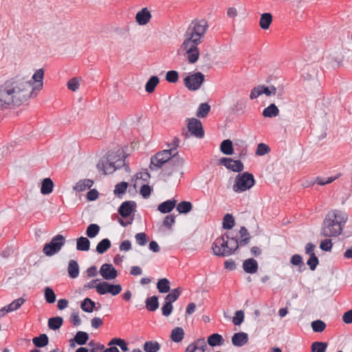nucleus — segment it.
Here are the masks:
<instances>
[{
  "instance_id": "1",
  "label": "nucleus",
  "mask_w": 352,
  "mask_h": 352,
  "mask_svg": "<svg viewBox=\"0 0 352 352\" xmlns=\"http://www.w3.org/2000/svg\"><path fill=\"white\" fill-rule=\"evenodd\" d=\"M44 71H36L32 80L25 78L7 80L0 88V109L7 108L10 104L19 106L31 97H35L37 91L43 87Z\"/></svg>"
},
{
  "instance_id": "2",
  "label": "nucleus",
  "mask_w": 352,
  "mask_h": 352,
  "mask_svg": "<svg viewBox=\"0 0 352 352\" xmlns=\"http://www.w3.org/2000/svg\"><path fill=\"white\" fill-rule=\"evenodd\" d=\"M347 221L346 215L340 210L329 211L325 216L321 226L320 234L324 237H336L341 234L343 226Z\"/></svg>"
},
{
  "instance_id": "3",
  "label": "nucleus",
  "mask_w": 352,
  "mask_h": 352,
  "mask_svg": "<svg viewBox=\"0 0 352 352\" xmlns=\"http://www.w3.org/2000/svg\"><path fill=\"white\" fill-rule=\"evenodd\" d=\"M184 164V160L181 157L178 152L173 155V160H169L166 166L163 167L160 173L161 178L164 181L167 182L168 179L175 175H179V178L183 177V166Z\"/></svg>"
},
{
  "instance_id": "4",
  "label": "nucleus",
  "mask_w": 352,
  "mask_h": 352,
  "mask_svg": "<svg viewBox=\"0 0 352 352\" xmlns=\"http://www.w3.org/2000/svg\"><path fill=\"white\" fill-rule=\"evenodd\" d=\"M208 28V22L204 19L193 20L187 28L184 36H191L202 42V38Z\"/></svg>"
},
{
  "instance_id": "5",
  "label": "nucleus",
  "mask_w": 352,
  "mask_h": 352,
  "mask_svg": "<svg viewBox=\"0 0 352 352\" xmlns=\"http://www.w3.org/2000/svg\"><path fill=\"white\" fill-rule=\"evenodd\" d=\"M255 183V179L252 173L245 172L238 174L235 178V184L233 190L235 192H241L252 188Z\"/></svg>"
},
{
  "instance_id": "6",
  "label": "nucleus",
  "mask_w": 352,
  "mask_h": 352,
  "mask_svg": "<svg viewBox=\"0 0 352 352\" xmlns=\"http://www.w3.org/2000/svg\"><path fill=\"white\" fill-rule=\"evenodd\" d=\"M65 239L62 234L54 236L50 242L45 244L43 252L47 256H52L58 253L64 245Z\"/></svg>"
},
{
  "instance_id": "7",
  "label": "nucleus",
  "mask_w": 352,
  "mask_h": 352,
  "mask_svg": "<svg viewBox=\"0 0 352 352\" xmlns=\"http://www.w3.org/2000/svg\"><path fill=\"white\" fill-rule=\"evenodd\" d=\"M205 76L200 72L190 74L184 79L186 87L190 91L198 90L204 82Z\"/></svg>"
},
{
  "instance_id": "8",
  "label": "nucleus",
  "mask_w": 352,
  "mask_h": 352,
  "mask_svg": "<svg viewBox=\"0 0 352 352\" xmlns=\"http://www.w3.org/2000/svg\"><path fill=\"white\" fill-rule=\"evenodd\" d=\"M122 291L120 284H111L107 281H102L97 284L96 292L100 295L111 294L112 296L119 294Z\"/></svg>"
},
{
  "instance_id": "9",
  "label": "nucleus",
  "mask_w": 352,
  "mask_h": 352,
  "mask_svg": "<svg viewBox=\"0 0 352 352\" xmlns=\"http://www.w3.org/2000/svg\"><path fill=\"white\" fill-rule=\"evenodd\" d=\"M188 122L187 128L190 135L198 138H202L204 136V131L199 120L197 118H187Z\"/></svg>"
},
{
  "instance_id": "10",
  "label": "nucleus",
  "mask_w": 352,
  "mask_h": 352,
  "mask_svg": "<svg viewBox=\"0 0 352 352\" xmlns=\"http://www.w3.org/2000/svg\"><path fill=\"white\" fill-rule=\"evenodd\" d=\"M126 155H124L123 153L121 155V157L118 158L116 160V164L113 167H111V169L109 170V168H105V164L103 160H100L97 164V168L100 171H102L104 175L113 173L116 170L121 168L122 166H126L125 164V158Z\"/></svg>"
},
{
  "instance_id": "11",
  "label": "nucleus",
  "mask_w": 352,
  "mask_h": 352,
  "mask_svg": "<svg viewBox=\"0 0 352 352\" xmlns=\"http://www.w3.org/2000/svg\"><path fill=\"white\" fill-rule=\"evenodd\" d=\"M212 250L214 255L219 257H226L227 256L221 255L222 252L229 250V243L228 240L224 239L223 237H217L212 244Z\"/></svg>"
},
{
  "instance_id": "12",
  "label": "nucleus",
  "mask_w": 352,
  "mask_h": 352,
  "mask_svg": "<svg viewBox=\"0 0 352 352\" xmlns=\"http://www.w3.org/2000/svg\"><path fill=\"white\" fill-rule=\"evenodd\" d=\"M220 164L234 172L240 173L243 170L244 166L241 160H234L230 157H221L219 160Z\"/></svg>"
},
{
  "instance_id": "13",
  "label": "nucleus",
  "mask_w": 352,
  "mask_h": 352,
  "mask_svg": "<svg viewBox=\"0 0 352 352\" xmlns=\"http://www.w3.org/2000/svg\"><path fill=\"white\" fill-rule=\"evenodd\" d=\"M136 206L134 201H125L118 208V212L122 218H127L135 212Z\"/></svg>"
},
{
  "instance_id": "14",
  "label": "nucleus",
  "mask_w": 352,
  "mask_h": 352,
  "mask_svg": "<svg viewBox=\"0 0 352 352\" xmlns=\"http://www.w3.org/2000/svg\"><path fill=\"white\" fill-rule=\"evenodd\" d=\"M99 273L107 280L115 279L118 276V272L116 268L109 263L103 264L100 267Z\"/></svg>"
},
{
  "instance_id": "15",
  "label": "nucleus",
  "mask_w": 352,
  "mask_h": 352,
  "mask_svg": "<svg viewBox=\"0 0 352 352\" xmlns=\"http://www.w3.org/2000/svg\"><path fill=\"white\" fill-rule=\"evenodd\" d=\"M166 154L165 152H158L151 158V164L149 168L151 170H157L159 168H163L166 166V164L168 162V158L163 160L161 156Z\"/></svg>"
},
{
  "instance_id": "16",
  "label": "nucleus",
  "mask_w": 352,
  "mask_h": 352,
  "mask_svg": "<svg viewBox=\"0 0 352 352\" xmlns=\"http://www.w3.org/2000/svg\"><path fill=\"white\" fill-rule=\"evenodd\" d=\"M185 39L181 45V48L185 52H199L197 45L201 42L199 39H195L191 36H184Z\"/></svg>"
},
{
  "instance_id": "17",
  "label": "nucleus",
  "mask_w": 352,
  "mask_h": 352,
  "mask_svg": "<svg viewBox=\"0 0 352 352\" xmlns=\"http://www.w3.org/2000/svg\"><path fill=\"white\" fill-rule=\"evenodd\" d=\"M206 342L204 338H198L190 343L184 352H205Z\"/></svg>"
},
{
  "instance_id": "18",
  "label": "nucleus",
  "mask_w": 352,
  "mask_h": 352,
  "mask_svg": "<svg viewBox=\"0 0 352 352\" xmlns=\"http://www.w3.org/2000/svg\"><path fill=\"white\" fill-rule=\"evenodd\" d=\"M89 340V335L86 331H77L75 336L70 339L69 346L72 348L75 347L76 344L84 345Z\"/></svg>"
},
{
  "instance_id": "19",
  "label": "nucleus",
  "mask_w": 352,
  "mask_h": 352,
  "mask_svg": "<svg viewBox=\"0 0 352 352\" xmlns=\"http://www.w3.org/2000/svg\"><path fill=\"white\" fill-rule=\"evenodd\" d=\"M123 151L118 150L116 152L109 151L107 154V157L104 160H102L105 164V168H109V170L111 169V167H113L116 164V160L118 158L121 157L122 155Z\"/></svg>"
},
{
  "instance_id": "20",
  "label": "nucleus",
  "mask_w": 352,
  "mask_h": 352,
  "mask_svg": "<svg viewBox=\"0 0 352 352\" xmlns=\"http://www.w3.org/2000/svg\"><path fill=\"white\" fill-rule=\"evenodd\" d=\"M248 342V335L243 331L235 333L232 337V343L234 346L241 347Z\"/></svg>"
},
{
  "instance_id": "21",
  "label": "nucleus",
  "mask_w": 352,
  "mask_h": 352,
  "mask_svg": "<svg viewBox=\"0 0 352 352\" xmlns=\"http://www.w3.org/2000/svg\"><path fill=\"white\" fill-rule=\"evenodd\" d=\"M151 18V12L146 8H142L135 15V20L140 25H146Z\"/></svg>"
},
{
  "instance_id": "22",
  "label": "nucleus",
  "mask_w": 352,
  "mask_h": 352,
  "mask_svg": "<svg viewBox=\"0 0 352 352\" xmlns=\"http://www.w3.org/2000/svg\"><path fill=\"white\" fill-rule=\"evenodd\" d=\"M243 269L248 274H254L258 269V265L255 259L248 258L243 263Z\"/></svg>"
},
{
  "instance_id": "23",
  "label": "nucleus",
  "mask_w": 352,
  "mask_h": 352,
  "mask_svg": "<svg viewBox=\"0 0 352 352\" xmlns=\"http://www.w3.org/2000/svg\"><path fill=\"white\" fill-rule=\"evenodd\" d=\"M177 201L174 199L166 200L160 204L157 207V210L164 214L170 212L176 206Z\"/></svg>"
},
{
  "instance_id": "24",
  "label": "nucleus",
  "mask_w": 352,
  "mask_h": 352,
  "mask_svg": "<svg viewBox=\"0 0 352 352\" xmlns=\"http://www.w3.org/2000/svg\"><path fill=\"white\" fill-rule=\"evenodd\" d=\"M224 342L223 336L217 333H212L207 339V343L212 347L221 346Z\"/></svg>"
},
{
  "instance_id": "25",
  "label": "nucleus",
  "mask_w": 352,
  "mask_h": 352,
  "mask_svg": "<svg viewBox=\"0 0 352 352\" xmlns=\"http://www.w3.org/2000/svg\"><path fill=\"white\" fill-rule=\"evenodd\" d=\"M230 248L229 250H226V251H223L221 253V255L223 256H230L233 254L239 247H241V245L239 244V239L238 237H234L233 239H231L228 241Z\"/></svg>"
},
{
  "instance_id": "26",
  "label": "nucleus",
  "mask_w": 352,
  "mask_h": 352,
  "mask_svg": "<svg viewBox=\"0 0 352 352\" xmlns=\"http://www.w3.org/2000/svg\"><path fill=\"white\" fill-rule=\"evenodd\" d=\"M239 234L240 236L239 239L241 247L247 245L250 243L251 239V236L247 228L245 226H241L239 230Z\"/></svg>"
},
{
  "instance_id": "27",
  "label": "nucleus",
  "mask_w": 352,
  "mask_h": 352,
  "mask_svg": "<svg viewBox=\"0 0 352 352\" xmlns=\"http://www.w3.org/2000/svg\"><path fill=\"white\" fill-rule=\"evenodd\" d=\"M279 114V109L274 103L270 104L265 108L262 112V115L265 118H274Z\"/></svg>"
},
{
  "instance_id": "28",
  "label": "nucleus",
  "mask_w": 352,
  "mask_h": 352,
  "mask_svg": "<svg viewBox=\"0 0 352 352\" xmlns=\"http://www.w3.org/2000/svg\"><path fill=\"white\" fill-rule=\"evenodd\" d=\"M272 15L270 12H265L261 15L259 25L263 30H267L272 22Z\"/></svg>"
},
{
  "instance_id": "29",
  "label": "nucleus",
  "mask_w": 352,
  "mask_h": 352,
  "mask_svg": "<svg viewBox=\"0 0 352 352\" xmlns=\"http://www.w3.org/2000/svg\"><path fill=\"white\" fill-rule=\"evenodd\" d=\"M68 274L71 278H76L79 275V265L76 261L70 260L68 263Z\"/></svg>"
},
{
  "instance_id": "30",
  "label": "nucleus",
  "mask_w": 352,
  "mask_h": 352,
  "mask_svg": "<svg viewBox=\"0 0 352 352\" xmlns=\"http://www.w3.org/2000/svg\"><path fill=\"white\" fill-rule=\"evenodd\" d=\"M76 249L78 251H88L90 249V241L87 237L80 236L76 239Z\"/></svg>"
},
{
  "instance_id": "31",
  "label": "nucleus",
  "mask_w": 352,
  "mask_h": 352,
  "mask_svg": "<svg viewBox=\"0 0 352 352\" xmlns=\"http://www.w3.org/2000/svg\"><path fill=\"white\" fill-rule=\"evenodd\" d=\"M49 338L45 333L40 334L32 339V343L37 348H42L48 344Z\"/></svg>"
},
{
  "instance_id": "32",
  "label": "nucleus",
  "mask_w": 352,
  "mask_h": 352,
  "mask_svg": "<svg viewBox=\"0 0 352 352\" xmlns=\"http://www.w3.org/2000/svg\"><path fill=\"white\" fill-rule=\"evenodd\" d=\"M93 180L89 179H85L77 182L76 186L74 187V189L78 192H82L86 189H89L93 186Z\"/></svg>"
},
{
  "instance_id": "33",
  "label": "nucleus",
  "mask_w": 352,
  "mask_h": 352,
  "mask_svg": "<svg viewBox=\"0 0 352 352\" xmlns=\"http://www.w3.org/2000/svg\"><path fill=\"white\" fill-rule=\"evenodd\" d=\"M220 151L225 155H232L234 153L232 142L229 139L223 140L220 144Z\"/></svg>"
},
{
  "instance_id": "34",
  "label": "nucleus",
  "mask_w": 352,
  "mask_h": 352,
  "mask_svg": "<svg viewBox=\"0 0 352 352\" xmlns=\"http://www.w3.org/2000/svg\"><path fill=\"white\" fill-rule=\"evenodd\" d=\"M146 308L150 311H155L159 307L158 297L153 296L148 297L145 300Z\"/></svg>"
},
{
  "instance_id": "35",
  "label": "nucleus",
  "mask_w": 352,
  "mask_h": 352,
  "mask_svg": "<svg viewBox=\"0 0 352 352\" xmlns=\"http://www.w3.org/2000/svg\"><path fill=\"white\" fill-rule=\"evenodd\" d=\"M53 187V181L49 177L45 178L41 183V192L43 195H48L52 192Z\"/></svg>"
},
{
  "instance_id": "36",
  "label": "nucleus",
  "mask_w": 352,
  "mask_h": 352,
  "mask_svg": "<svg viewBox=\"0 0 352 352\" xmlns=\"http://www.w3.org/2000/svg\"><path fill=\"white\" fill-rule=\"evenodd\" d=\"M157 289L160 293H168L170 289V281L166 278H160L157 283Z\"/></svg>"
},
{
  "instance_id": "37",
  "label": "nucleus",
  "mask_w": 352,
  "mask_h": 352,
  "mask_svg": "<svg viewBox=\"0 0 352 352\" xmlns=\"http://www.w3.org/2000/svg\"><path fill=\"white\" fill-rule=\"evenodd\" d=\"M96 307V302L89 298H85L80 304V308L87 313H91Z\"/></svg>"
},
{
  "instance_id": "38",
  "label": "nucleus",
  "mask_w": 352,
  "mask_h": 352,
  "mask_svg": "<svg viewBox=\"0 0 352 352\" xmlns=\"http://www.w3.org/2000/svg\"><path fill=\"white\" fill-rule=\"evenodd\" d=\"M63 323V318L60 316H56L49 318L48 327L51 330H58Z\"/></svg>"
},
{
  "instance_id": "39",
  "label": "nucleus",
  "mask_w": 352,
  "mask_h": 352,
  "mask_svg": "<svg viewBox=\"0 0 352 352\" xmlns=\"http://www.w3.org/2000/svg\"><path fill=\"white\" fill-rule=\"evenodd\" d=\"M111 245V241L109 239H103L97 244L96 251L100 254H104Z\"/></svg>"
},
{
  "instance_id": "40",
  "label": "nucleus",
  "mask_w": 352,
  "mask_h": 352,
  "mask_svg": "<svg viewBox=\"0 0 352 352\" xmlns=\"http://www.w3.org/2000/svg\"><path fill=\"white\" fill-rule=\"evenodd\" d=\"M262 88V91H263V94H265L267 96H270L272 95H277L278 96H282V92H283V89L280 90H279L278 91V89L277 88L274 86V85H270V86H265V85H262L261 87Z\"/></svg>"
},
{
  "instance_id": "41",
  "label": "nucleus",
  "mask_w": 352,
  "mask_h": 352,
  "mask_svg": "<svg viewBox=\"0 0 352 352\" xmlns=\"http://www.w3.org/2000/svg\"><path fill=\"white\" fill-rule=\"evenodd\" d=\"M108 346H118L123 351H129L126 342L120 338H113L108 343Z\"/></svg>"
},
{
  "instance_id": "42",
  "label": "nucleus",
  "mask_w": 352,
  "mask_h": 352,
  "mask_svg": "<svg viewBox=\"0 0 352 352\" xmlns=\"http://www.w3.org/2000/svg\"><path fill=\"white\" fill-rule=\"evenodd\" d=\"M159 83V78L157 76H152L145 85V90L148 93H153Z\"/></svg>"
},
{
  "instance_id": "43",
  "label": "nucleus",
  "mask_w": 352,
  "mask_h": 352,
  "mask_svg": "<svg viewBox=\"0 0 352 352\" xmlns=\"http://www.w3.org/2000/svg\"><path fill=\"white\" fill-rule=\"evenodd\" d=\"M290 263L295 266H298V271L300 272L305 270V264L302 261V257L301 255L296 254H294L290 258Z\"/></svg>"
},
{
  "instance_id": "44",
  "label": "nucleus",
  "mask_w": 352,
  "mask_h": 352,
  "mask_svg": "<svg viewBox=\"0 0 352 352\" xmlns=\"http://www.w3.org/2000/svg\"><path fill=\"white\" fill-rule=\"evenodd\" d=\"M100 230V228L98 224L91 223L87 226L85 234L87 237L92 239L98 234Z\"/></svg>"
},
{
  "instance_id": "45",
  "label": "nucleus",
  "mask_w": 352,
  "mask_h": 352,
  "mask_svg": "<svg viewBox=\"0 0 352 352\" xmlns=\"http://www.w3.org/2000/svg\"><path fill=\"white\" fill-rule=\"evenodd\" d=\"M192 204L190 201H182L177 205V210L180 214H187L191 211Z\"/></svg>"
},
{
  "instance_id": "46",
  "label": "nucleus",
  "mask_w": 352,
  "mask_h": 352,
  "mask_svg": "<svg viewBox=\"0 0 352 352\" xmlns=\"http://www.w3.org/2000/svg\"><path fill=\"white\" fill-rule=\"evenodd\" d=\"M234 219L232 214L228 213L223 218V228L225 230H230L234 227Z\"/></svg>"
},
{
  "instance_id": "47",
  "label": "nucleus",
  "mask_w": 352,
  "mask_h": 352,
  "mask_svg": "<svg viewBox=\"0 0 352 352\" xmlns=\"http://www.w3.org/2000/svg\"><path fill=\"white\" fill-rule=\"evenodd\" d=\"M146 352H157L160 349V344L156 341H146L143 346Z\"/></svg>"
},
{
  "instance_id": "48",
  "label": "nucleus",
  "mask_w": 352,
  "mask_h": 352,
  "mask_svg": "<svg viewBox=\"0 0 352 352\" xmlns=\"http://www.w3.org/2000/svg\"><path fill=\"white\" fill-rule=\"evenodd\" d=\"M182 293L181 287H177L171 291L168 294H167L165 297V302H169L172 304L173 302L177 300L179 296Z\"/></svg>"
},
{
  "instance_id": "49",
  "label": "nucleus",
  "mask_w": 352,
  "mask_h": 352,
  "mask_svg": "<svg viewBox=\"0 0 352 352\" xmlns=\"http://www.w3.org/2000/svg\"><path fill=\"white\" fill-rule=\"evenodd\" d=\"M210 111V106L208 103H201L199 104L197 111V116L198 118H205Z\"/></svg>"
},
{
  "instance_id": "50",
  "label": "nucleus",
  "mask_w": 352,
  "mask_h": 352,
  "mask_svg": "<svg viewBox=\"0 0 352 352\" xmlns=\"http://www.w3.org/2000/svg\"><path fill=\"white\" fill-rule=\"evenodd\" d=\"M44 296L47 302L52 304L56 301V294L50 287H46L44 289Z\"/></svg>"
},
{
  "instance_id": "51",
  "label": "nucleus",
  "mask_w": 352,
  "mask_h": 352,
  "mask_svg": "<svg viewBox=\"0 0 352 352\" xmlns=\"http://www.w3.org/2000/svg\"><path fill=\"white\" fill-rule=\"evenodd\" d=\"M128 186L129 184L126 182H122L117 184L113 190L114 194L117 195L118 197H121V195L126 192Z\"/></svg>"
},
{
  "instance_id": "52",
  "label": "nucleus",
  "mask_w": 352,
  "mask_h": 352,
  "mask_svg": "<svg viewBox=\"0 0 352 352\" xmlns=\"http://www.w3.org/2000/svg\"><path fill=\"white\" fill-rule=\"evenodd\" d=\"M327 347L326 342H314L311 344L312 352H325Z\"/></svg>"
},
{
  "instance_id": "53",
  "label": "nucleus",
  "mask_w": 352,
  "mask_h": 352,
  "mask_svg": "<svg viewBox=\"0 0 352 352\" xmlns=\"http://www.w3.org/2000/svg\"><path fill=\"white\" fill-rule=\"evenodd\" d=\"M318 264L319 259L316 255V254H312L311 256H309V258L307 261V265L309 267V269L311 271H314L316 269Z\"/></svg>"
},
{
  "instance_id": "54",
  "label": "nucleus",
  "mask_w": 352,
  "mask_h": 352,
  "mask_svg": "<svg viewBox=\"0 0 352 352\" xmlns=\"http://www.w3.org/2000/svg\"><path fill=\"white\" fill-rule=\"evenodd\" d=\"M136 243L141 245H145L148 241V237L144 232L137 233L135 236Z\"/></svg>"
},
{
  "instance_id": "55",
  "label": "nucleus",
  "mask_w": 352,
  "mask_h": 352,
  "mask_svg": "<svg viewBox=\"0 0 352 352\" xmlns=\"http://www.w3.org/2000/svg\"><path fill=\"white\" fill-rule=\"evenodd\" d=\"M179 78L178 72L175 70H170L166 74V80L170 83H175Z\"/></svg>"
},
{
  "instance_id": "56",
  "label": "nucleus",
  "mask_w": 352,
  "mask_h": 352,
  "mask_svg": "<svg viewBox=\"0 0 352 352\" xmlns=\"http://www.w3.org/2000/svg\"><path fill=\"white\" fill-rule=\"evenodd\" d=\"M244 320V312L242 310L236 311L232 318V322L235 326L240 325Z\"/></svg>"
},
{
  "instance_id": "57",
  "label": "nucleus",
  "mask_w": 352,
  "mask_h": 352,
  "mask_svg": "<svg viewBox=\"0 0 352 352\" xmlns=\"http://www.w3.org/2000/svg\"><path fill=\"white\" fill-rule=\"evenodd\" d=\"M270 151V148L264 143H259L257 146L256 155L263 156Z\"/></svg>"
},
{
  "instance_id": "58",
  "label": "nucleus",
  "mask_w": 352,
  "mask_h": 352,
  "mask_svg": "<svg viewBox=\"0 0 352 352\" xmlns=\"http://www.w3.org/2000/svg\"><path fill=\"white\" fill-rule=\"evenodd\" d=\"M25 302L23 298H19L8 305V310L13 311L19 309Z\"/></svg>"
},
{
  "instance_id": "59",
  "label": "nucleus",
  "mask_w": 352,
  "mask_h": 352,
  "mask_svg": "<svg viewBox=\"0 0 352 352\" xmlns=\"http://www.w3.org/2000/svg\"><path fill=\"white\" fill-rule=\"evenodd\" d=\"M333 246V243L331 240L329 239H325L321 241L320 243V248L325 252H329L331 250Z\"/></svg>"
},
{
  "instance_id": "60",
  "label": "nucleus",
  "mask_w": 352,
  "mask_h": 352,
  "mask_svg": "<svg viewBox=\"0 0 352 352\" xmlns=\"http://www.w3.org/2000/svg\"><path fill=\"white\" fill-rule=\"evenodd\" d=\"M175 223V216L173 214L167 215L163 221V225L168 228L170 229L172 226Z\"/></svg>"
},
{
  "instance_id": "61",
  "label": "nucleus",
  "mask_w": 352,
  "mask_h": 352,
  "mask_svg": "<svg viewBox=\"0 0 352 352\" xmlns=\"http://www.w3.org/2000/svg\"><path fill=\"white\" fill-rule=\"evenodd\" d=\"M186 58L189 63H195L199 57V52H186Z\"/></svg>"
},
{
  "instance_id": "62",
  "label": "nucleus",
  "mask_w": 352,
  "mask_h": 352,
  "mask_svg": "<svg viewBox=\"0 0 352 352\" xmlns=\"http://www.w3.org/2000/svg\"><path fill=\"white\" fill-rule=\"evenodd\" d=\"M70 322L74 327H78L81 324V319L77 312H73L69 317Z\"/></svg>"
},
{
  "instance_id": "63",
  "label": "nucleus",
  "mask_w": 352,
  "mask_h": 352,
  "mask_svg": "<svg viewBox=\"0 0 352 352\" xmlns=\"http://www.w3.org/2000/svg\"><path fill=\"white\" fill-rule=\"evenodd\" d=\"M152 188L148 184H143L140 188V195L144 198L147 199L150 197Z\"/></svg>"
},
{
  "instance_id": "64",
  "label": "nucleus",
  "mask_w": 352,
  "mask_h": 352,
  "mask_svg": "<svg viewBox=\"0 0 352 352\" xmlns=\"http://www.w3.org/2000/svg\"><path fill=\"white\" fill-rule=\"evenodd\" d=\"M173 307L169 302H165L162 307V315L168 317L172 313Z\"/></svg>"
}]
</instances>
